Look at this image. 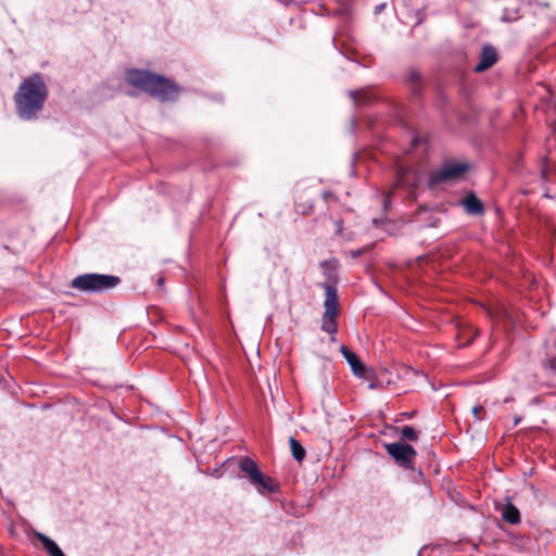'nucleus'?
Wrapping results in <instances>:
<instances>
[{
	"label": "nucleus",
	"mask_w": 556,
	"mask_h": 556,
	"mask_svg": "<svg viewBox=\"0 0 556 556\" xmlns=\"http://www.w3.org/2000/svg\"><path fill=\"white\" fill-rule=\"evenodd\" d=\"M468 169L469 165L465 162L445 161L440 169L430 174L429 186L459 180Z\"/></svg>",
	"instance_id": "5"
},
{
	"label": "nucleus",
	"mask_w": 556,
	"mask_h": 556,
	"mask_svg": "<svg viewBox=\"0 0 556 556\" xmlns=\"http://www.w3.org/2000/svg\"><path fill=\"white\" fill-rule=\"evenodd\" d=\"M497 61V52L495 48L488 45L482 48L481 54H480V61L475 66V72L480 73L488 68H490L495 62Z\"/></svg>",
	"instance_id": "10"
},
{
	"label": "nucleus",
	"mask_w": 556,
	"mask_h": 556,
	"mask_svg": "<svg viewBox=\"0 0 556 556\" xmlns=\"http://www.w3.org/2000/svg\"><path fill=\"white\" fill-rule=\"evenodd\" d=\"M401 439L408 441H417L418 432L412 426H405L401 430Z\"/></svg>",
	"instance_id": "16"
},
{
	"label": "nucleus",
	"mask_w": 556,
	"mask_h": 556,
	"mask_svg": "<svg viewBox=\"0 0 556 556\" xmlns=\"http://www.w3.org/2000/svg\"><path fill=\"white\" fill-rule=\"evenodd\" d=\"M543 366L545 369L549 370L551 372L556 374V358L545 359L543 362Z\"/></svg>",
	"instance_id": "17"
},
{
	"label": "nucleus",
	"mask_w": 556,
	"mask_h": 556,
	"mask_svg": "<svg viewBox=\"0 0 556 556\" xmlns=\"http://www.w3.org/2000/svg\"><path fill=\"white\" fill-rule=\"evenodd\" d=\"M520 422V417L515 418V425H518Z\"/></svg>",
	"instance_id": "22"
},
{
	"label": "nucleus",
	"mask_w": 556,
	"mask_h": 556,
	"mask_svg": "<svg viewBox=\"0 0 556 556\" xmlns=\"http://www.w3.org/2000/svg\"><path fill=\"white\" fill-rule=\"evenodd\" d=\"M462 205L466 212L471 215H481L484 211L482 202L476 197L475 193H469L462 200Z\"/></svg>",
	"instance_id": "11"
},
{
	"label": "nucleus",
	"mask_w": 556,
	"mask_h": 556,
	"mask_svg": "<svg viewBox=\"0 0 556 556\" xmlns=\"http://www.w3.org/2000/svg\"><path fill=\"white\" fill-rule=\"evenodd\" d=\"M420 182L419 175L409 167L400 168L396 178L397 188H407L409 191L414 190Z\"/></svg>",
	"instance_id": "9"
},
{
	"label": "nucleus",
	"mask_w": 556,
	"mask_h": 556,
	"mask_svg": "<svg viewBox=\"0 0 556 556\" xmlns=\"http://www.w3.org/2000/svg\"><path fill=\"white\" fill-rule=\"evenodd\" d=\"M350 96L356 104H366L374 99V93L369 89H359L350 91Z\"/></svg>",
	"instance_id": "14"
},
{
	"label": "nucleus",
	"mask_w": 556,
	"mask_h": 556,
	"mask_svg": "<svg viewBox=\"0 0 556 556\" xmlns=\"http://www.w3.org/2000/svg\"><path fill=\"white\" fill-rule=\"evenodd\" d=\"M289 442H290L292 456L294 457L295 460L302 462L306 455L304 447L293 437L290 438Z\"/></svg>",
	"instance_id": "15"
},
{
	"label": "nucleus",
	"mask_w": 556,
	"mask_h": 556,
	"mask_svg": "<svg viewBox=\"0 0 556 556\" xmlns=\"http://www.w3.org/2000/svg\"><path fill=\"white\" fill-rule=\"evenodd\" d=\"M340 351L344 358L346 359V362L349 363L353 374L358 378L370 380V389L377 388L376 382L372 380L371 370L367 369V367L362 363L359 357L354 352L350 351L345 345H342L340 348Z\"/></svg>",
	"instance_id": "8"
},
{
	"label": "nucleus",
	"mask_w": 556,
	"mask_h": 556,
	"mask_svg": "<svg viewBox=\"0 0 556 556\" xmlns=\"http://www.w3.org/2000/svg\"><path fill=\"white\" fill-rule=\"evenodd\" d=\"M325 301H324V314L321 317V330L331 336V340H334V336L338 332L337 318L339 316V299L337 287L332 283H325Z\"/></svg>",
	"instance_id": "3"
},
{
	"label": "nucleus",
	"mask_w": 556,
	"mask_h": 556,
	"mask_svg": "<svg viewBox=\"0 0 556 556\" xmlns=\"http://www.w3.org/2000/svg\"><path fill=\"white\" fill-rule=\"evenodd\" d=\"M240 469L247 473L252 484L257 486L260 493L263 492H275L277 484L275 480L268 476H265L258 468L257 464L250 457H244L239 463Z\"/></svg>",
	"instance_id": "6"
},
{
	"label": "nucleus",
	"mask_w": 556,
	"mask_h": 556,
	"mask_svg": "<svg viewBox=\"0 0 556 556\" xmlns=\"http://www.w3.org/2000/svg\"><path fill=\"white\" fill-rule=\"evenodd\" d=\"M48 87L40 74L25 78L14 96L16 111L23 119L34 118L43 108Z\"/></svg>",
	"instance_id": "1"
},
{
	"label": "nucleus",
	"mask_w": 556,
	"mask_h": 556,
	"mask_svg": "<svg viewBox=\"0 0 556 556\" xmlns=\"http://www.w3.org/2000/svg\"><path fill=\"white\" fill-rule=\"evenodd\" d=\"M384 448L400 467L413 469L417 452L412 445L393 442L384 444Z\"/></svg>",
	"instance_id": "7"
},
{
	"label": "nucleus",
	"mask_w": 556,
	"mask_h": 556,
	"mask_svg": "<svg viewBox=\"0 0 556 556\" xmlns=\"http://www.w3.org/2000/svg\"><path fill=\"white\" fill-rule=\"evenodd\" d=\"M37 538L51 556H65L58 544L47 535L38 533Z\"/></svg>",
	"instance_id": "13"
},
{
	"label": "nucleus",
	"mask_w": 556,
	"mask_h": 556,
	"mask_svg": "<svg viewBox=\"0 0 556 556\" xmlns=\"http://www.w3.org/2000/svg\"><path fill=\"white\" fill-rule=\"evenodd\" d=\"M163 282H164V279H163V278H160V279L157 280V285H159V286L163 285Z\"/></svg>",
	"instance_id": "21"
},
{
	"label": "nucleus",
	"mask_w": 556,
	"mask_h": 556,
	"mask_svg": "<svg viewBox=\"0 0 556 556\" xmlns=\"http://www.w3.org/2000/svg\"><path fill=\"white\" fill-rule=\"evenodd\" d=\"M503 21H515L517 20V16H509L507 13H505L502 17Z\"/></svg>",
	"instance_id": "20"
},
{
	"label": "nucleus",
	"mask_w": 556,
	"mask_h": 556,
	"mask_svg": "<svg viewBox=\"0 0 556 556\" xmlns=\"http://www.w3.org/2000/svg\"><path fill=\"white\" fill-rule=\"evenodd\" d=\"M482 409H483V408H482V406H475V407L472 408V414H473V416H475V418H476L477 420H481L480 413L482 412Z\"/></svg>",
	"instance_id": "18"
},
{
	"label": "nucleus",
	"mask_w": 556,
	"mask_h": 556,
	"mask_svg": "<svg viewBox=\"0 0 556 556\" xmlns=\"http://www.w3.org/2000/svg\"><path fill=\"white\" fill-rule=\"evenodd\" d=\"M121 279L104 274H84L72 280V288L85 292H103L115 288Z\"/></svg>",
	"instance_id": "4"
},
{
	"label": "nucleus",
	"mask_w": 556,
	"mask_h": 556,
	"mask_svg": "<svg viewBox=\"0 0 556 556\" xmlns=\"http://www.w3.org/2000/svg\"><path fill=\"white\" fill-rule=\"evenodd\" d=\"M502 518L510 523V525H517L520 522V513H519V509L514 505L511 504L510 502L506 503L503 507H502Z\"/></svg>",
	"instance_id": "12"
},
{
	"label": "nucleus",
	"mask_w": 556,
	"mask_h": 556,
	"mask_svg": "<svg viewBox=\"0 0 556 556\" xmlns=\"http://www.w3.org/2000/svg\"><path fill=\"white\" fill-rule=\"evenodd\" d=\"M127 83L150 96L161 100L169 101L178 97V87L163 76L152 74L148 71L128 70L126 72Z\"/></svg>",
	"instance_id": "2"
},
{
	"label": "nucleus",
	"mask_w": 556,
	"mask_h": 556,
	"mask_svg": "<svg viewBox=\"0 0 556 556\" xmlns=\"http://www.w3.org/2000/svg\"><path fill=\"white\" fill-rule=\"evenodd\" d=\"M362 253H363V250H361V249L359 250H354V251L350 252L351 256L354 257V258L358 257L359 255H362Z\"/></svg>",
	"instance_id": "19"
}]
</instances>
